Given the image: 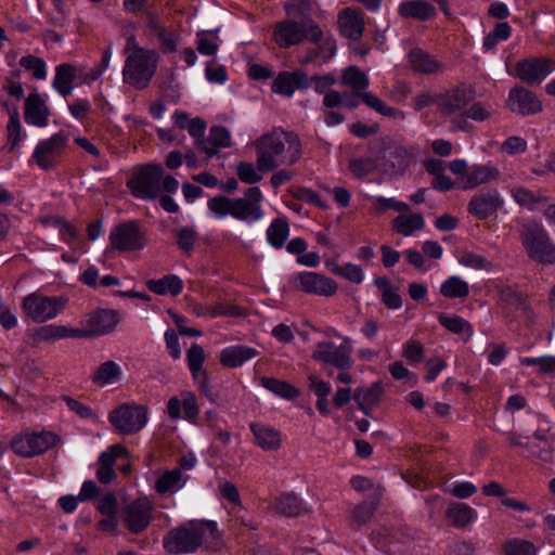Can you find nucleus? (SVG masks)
I'll list each match as a JSON object with an SVG mask.
<instances>
[{
	"mask_svg": "<svg viewBox=\"0 0 555 555\" xmlns=\"http://www.w3.org/2000/svg\"><path fill=\"white\" fill-rule=\"evenodd\" d=\"M253 145L257 156L258 169L272 171L282 166L295 165L302 155L299 137L293 131L274 128L257 138Z\"/></svg>",
	"mask_w": 555,
	"mask_h": 555,
	"instance_id": "1",
	"label": "nucleus"
},
{
	"mask_svg": "<svg viewBox=\"0 0 555 555\" xmlns=\"http://www.w3.org/2000/svg\"><path fill=\"white\" fill-rule=\"evenodd\" d=\"M262 199L261 190L251 186L246 190L244 197L215 196L208 201L207 206L218 219L231 216L236 220L254 223L263 217Z\"/></svg>",
	"mask_w": 555,
	"mask_h": 555,
	"instance_id": "2",
	"label": "nucleus"
},
{
	"mask_svg": "<svg viewBox=\"0 0 555 555\" xmlns=\"http://www.w3.org/2000/svg\"><path fill=\"white\" fill-rule=\"evenodd\" d=\"M125 50L128 55L122 68L124 82L135 89L146 88L156 73L158 53L139 46L134 36L128 39Z\"/></svg>",
	"mask_w": 555,
	"mask_h": 555,
	"instance_id": "3",
	"label": "nucleus"
},
{
	"mask_svg": "<svg viewBox=\"0 0 555 555\" xmlns=\"http://www.w3.org/2000/svg\"><path fill=\"white\" fill-rule=\"evenodd\" d=\"M217 533L215 521L191 520L171 529L164 538V548L170 554L194 553L203 543L206 533Z\"/></svg>",
	"mask_w": 555,
	"mask_h": 555,
	"instance_id": "4",
	"label": "nucleus"
},
{
	"mask_svg": "<svg viewBox=\"0 0 555 555\" xmlns=\"http://www.w3.org/2000/svg\"><path fill=\"white\" fill-rule=\"evenodd\" d=\"M322 35V29L312 18H285L275 24L272 36L279 48L288 49L305 41L318 43Z\"/></svg>",
	"mask_w": 555,
	"mask_h": 555,
	"instance_id": "5",
	"label": "nucleus"
},
{
	"mask_svg": "<svg viewBox=\"0 0 555 555\" xmlns=\"http://www.w3.org/2000/svg\"><path fill=\"white\" fill-rule=\"evenodd\" d=\"M67 304L66 297L34 292L23 298L21 308L27 319L35 323H46L62 314Z\"/></svg>",
	"mask_w": 555,
	"mask_h": 555,
	"instance_id": "6",
	"label": "nucleus"
},
{
	"mask_svg": "<svg viewBox=\"0 0 555 555\" xmlns=\"http://www.w3.org/2000/svg\"><path fill=\"white\" fill-rule=\"evenodd\" d=\"M335 336L343 341L339 345L331 340L318 341L311 353V358L323 364L335 367L336 370H350L354 363L352 353L353 346L349 337L343 336L335 332Z\"/></svg>",
	"mask_w": 555,
	"mask_h": 555,
	"instance_id": "7",
	"label": "nucleus"
},
{
	"mask_svg": "<svg viewBox=\"0 0 555 555\" xmlns=\"http://www.w3.org/2000/svg\"><path fill=\"white\" fill-rule=\"evenodd\" d=\"M69 135L63 130L40 140L31 154V160L42 170H53L67 154Z\"/></svg>",
	"mask_w": 555,
	"mask_h": 555,
	"instance_id": "8",
	"label": "nucleus"
},
{
	"mask_svg": "<svg viewBox=\"0 0 555 555\" xmlns=\"http://www.w3.org/2000/svg\"><path fill=\"white\" fill-rule=\"evenodd\" d=\"M164 168L159 164L140 166L128 180L131 194L140 199H156L162 194L160 182Z\"/></svg>",
	"mask_w": 555,
	"mask_h": 555,
	"instance_id": "9",
	"label": "nucleus"
},
{
	"mask_svg": "<svg viewBox=\"0 0 555 555\" xmlns=\"http://www.w3.org/2000/svg\"><path fill=\"white\" fill-rule=\"evenodd\" d=\"M120 322L119 312L112 309H95L89 312L80 322V327H74L75 339L92 338L107 335L115 331Z\"/></svg>",
	"mask_w": 555,
	"mask_h": 555,
	"instance_id": "10",
	"label": "nucleus"
},
{
	"mask_svg": "<svg viewBox=\"0 0 555 555\" xmlns=\"http://www.w3.org/2000/svg\"><path fill=\"white\" fill-rule=\"evenodd\" d=\"M56 442L57 437L51 431L25 430L11 440L10 447L16 455L29 459L43 454Z\"/></svg>",
	"mask_w": 555,
	"mask_h": 555,
	"instance_id": "11",
	"label": "nucleus"
},
{
	"mask_svg": "<svg viewBox=\"0 0 555 555\" xmlns=\"http://www.w3.org/2000/svg\"><path fill=\"white\" fill-rule=\"evenodd\" d=\"M147 408L137 403H124L108 414L112 426L122 435L139 433L147 423Z\"/></svg>",
	"mask_w": 555,
	"mask_h": 555,
	"instance_id": "12",
	"label": "nucleus"
},
{
	"mask_svg": "<svg viewBox=\"0 0 555 555\" xmlns=\"http://www.w3.org/2000/svg\"><path fill=\"white\" fill-rule=\"evenodd\" d=\"M109 246L119 253L138 251L146 246V234L137 220L115 225L109 232Z\"/></svg>",
	"mask_w": 555,
	"mask_h": 555,
	"instance_id": "13",
	"label": "nucleus"
},
{
	"mask_svg": "<svg viewBox=\"0 0 555 555\" xmlns=\"http://www.w3.org/2000/svg\"><path fill=\"white\" fill-rule=\"evenodd\" d=\"M288 285L294 291L322 297H331L338 289V285L333 279L314 271H301L292 274L288 279Z\"/></svg>",
	"mask_w": 555,
	"mask_h": 555,
	"instance_id": "14",
	"label": "nucleus"
},
{
	"mask_svg": "<svg viewBox=\"0 0 555 555\" xmlns=\"http://www.w3.org/2000/svg\"><path fill=\"white\" fill-rule=\"evenodd\" d=\"M154 511V503L147 496L139 498L122 507L121 521L129 532L139 534L153 521Z\"/></svg>",
	"mask_w": 555,
	"mask_h": 555,
	"instance_id": "15",
	"label": "nucleus"
},
{
	"mask_svg": "<svg viewBox=\"0 0 555 555\" xmlns=\"http://www.w3.org/2000/svg\"><path fill=\"white\" fill-rule=\"evenodd\" d=\"M522 245L533 260L545 264L555 263V246L543 228L528 227L522 234Z\"/></svg>",
	"mask_w": 555,
	"mask_h": 555,
	"instance_id": "16",
	"label": "nucleus"
},
{
	"mask_svg": "<svg viewBox=\"0 0 555 555\" xmlns=\"http://www.w3.org/2000/svg\"><path fill=\"white\" fill-rule=\"evenodd\" d=\"M474 96L472 88L455 86L438 93L436 107L443 117L462 116L463 111L474 100Z\"/></svg>",
	"mask_w": 555,
	"mask_h": 555,
	"instance_id": "17",
	"label": "nucleus"
},
{
	"mask_svg": "<svg viewBox=\"0 0 555 555\" xmlns=\"http://www.w3.org/2000/svg\"><path fill=\"white\" fill-rule=\"evenodd\" d=\"M504 206V199L496 189L482 190L475 194L467 205V211L477 220H486Z\"/></svg>",
	"mask_w": 555,
	"mask_h": 555,
	"instance_id": "18",
	"label": "nucleus"
},
{
	"mask_svg": "<svg viewBox=\"0 0 555 555\" xmlns=\"http://www.w3.org/2000/svg\"><path fill=\"white\" fill-rule=\"evenodd\" d=\"M553 70H555V59L552 57L521 60L515 67L516 76L530 85L540 83Z\"/></svg>",
	"mask_w": 555,
	"mask_h": 555,
	"instance_id": "19",
	"label": "nucleus"
},
{
	"mask_svg": "<svg viewBox=\"0 0 555 555\" xmlns=\"http://www.w3.org/2000/svg\"><path fill=\"white\" fill-rule=\"evenodd\" d=\"M205 351L198 344H192L186 351V362L190 370L192 379L197 386L198 390L206 396L210 401H215L212 398L211 387L207 372L203 369L205 362Z\"/></svg>",
	"mask_w": 555,
	"mask_h": 555,
	"instance_id": "20",
	"label": "nucleus"
},
{
	"mask_svg": "<svg viewBox=\"0 0 555 555\" xmlns=\"http://www.w3.org/2000/svg\"><path fill=\"white\" fill-rule=\"evenodd\" d=\"M506 105L511 112L521 116L535 115L543 108L538 95L524 87L509 90Z\"/></svg>",
	"mask_w": 555,
	"mask_h": 555,
	"instance_id": "21",
	"label": "nucleus"
},
{
	"mask_svg": "<svg viewBox=\"0 0 555 555\" xmlns=\"http://www.w3.org/2000/svg\"><path fill=\"white\" fill-rule=\"evenodd\" d=\"M167 414L172 421L183 417L195 423L199 415L196 396L192 391H182L179 396L171 397L167 402Z\"/></svg>",
	"mask_w": 555,
	"mask_h": 555,
	"instance_id": "22",
	"label": "nucleus"
},
{
	"mask_svg": "<svg viewBox=\"0 0 555 555\" xmlns=\"http://www.w3.org/2000/svg\"><path fill=\"white\" fill-rule=\"evenodd\" d=\"M310 88L308 74L302 69L293 72H281L273 79L271 90L273 93L292 96L296 90H307Z\"/></svg>",
	"mask_w": 555,
	"mask_h": 555,
	"instance_id": "23",
	"label": "nucleus"
},
{
	"mask_svg": "<svg viewBox=\"0 0 555 555\" xmlns=\"http://www.w3.org/2000/svg\"><path fill=\"white\" fill-rule=\"evenodd\" d=\"M50 108L37 92L27 95L24 103V120L27 125L44 128L49 124Z\"/></svg>",
	"mask_w": 555,
	"mask_h": 555,
	"instance_id": "24",
	"label": "nucleus"
},
{
	"mask_svg": "<svg viewBox=\"0 0 555 555\" xmlns=\"http://www.w3.org/2000/svg\"><path fill=\"white\" fill-rule=\"evenodd\" d=\"M27 338L31 345L37 346L41 343H55L67 338L75 339V334L74 327L51 323L28 331Z\"/></svg>",
	"mask_w": 555,
	"mask_h": 555,
	"instance_id": "25",
	"label": "nucleus"
},
{
	"mask_svg": "<svg viewBox=\"0 0 555 555\" xmlns=\"http://www.w3.org/2000/svg\"><path fill=\"white\" fill-rule=\"evenodd\" d=\"M231 146V133L223 126H212L208 137L197 143V150L206 154V160L216 156L220 149Z\"/></svg>",
	"mask_w": 555,
	"mask_h": 555,
	"instance_id": "26",
	"label": "nucleus"
},
{
	"mask_svg": "<svg viewBox=\"0 0 555 555\" xmlns=\"http://www.w3.org/2000/svg\"><path fill=\"white\" fill-rule=\"evenodd\" d=\"M408 62L413 72L423 75H438L444 70L441 61L420 48L410 51Z\"/></svg>",
	"mask_w": 555,
	"mask_h": 555,
	"instance_id": "27",
	"label": "nucleus"
},
{
	"mask_svg": "<svg viewBox=\"0 0 555 555\" xmlns=\"http://www.w3.org/2000/svg\"><path fill=\"white\" fill-rule=\"evenodd\" d=\"M340 33L349 40L358 41L364 31V16L359 10L347 8L338 15Z\"/></svg>",
	"mask_w": 555,
	"mask_h": 555,
	"instance_id": "28",
	"label": "nucleus"
},
{
	"mask_svg": "<svg viewBox=\"0 0 555 555\" xmlns=\"http://www.w3.org/2000/svg\"><path fill=\"white\" fill-rule=\"evenodd\" d=\"M188 479L181 468L166 469L158 474L154 489L159 495L173 494L185 486Z\"/></svg>",
	"mask_w": 555,
	"mask_h": 555,
	"instance_id": "29",
	"label": "nucleus"
},
{
	"mask_svg": "<svg viewBox=\"0 0 555 555\" xmlns=\"http://www.w3.org/2000/svg\"><path fill=\"white\" fill-rule=\"evenodd\" d=\"M250 431L254 435V442L264 451H276L282 444L280 430L262 423H250Z\"/></svg>",
	"mask_w": 555,
	"mask_h": 555,
	"instance_id": "30",
	"label": "nucleus"
},
{
	"mask_svg": "<svg viewBox=\"0 0 555 555\" xmlns=\"http://www.w3.org/2000/svg\"><path fill=\"white\" fill-rule=\"evenodd\" d=\"M426 225L424 216L421 212H413L409 207V212H399L391 221L392 230L404 236H413L416 232L423 231Z\"/></svg>",
	"mask_w": 555,
	"mask_h": 555,
	"instance_id": "31",
	"label": "nucleus"
},
{
	"mask_svg": "<svg viewBox=\"0 0 555 555\" xmlns=\"http://www.w3.org/2000/svg\"><path fill=\"white\" fill-rule=\"evenodd\" d=\"M259 354L258 350L246 345L229 346L220 351V363L225 367L235 369Z\"/></svg>",
	"mask_w": 555,
	"mask_h": 555,
	"instance_id": "32",
	"label": "nucleus"
},
{
	"mask_svg": "<svg viewBox=\"0 0 555 555\" xmlns=\"http://www.w3.org/2000/svg\"><path fill=\"white\" fill-rule=\"evenodd\" d=\"M499 177V169L490 164L474 165L469 168L463 178V189H475L481 184L494 181Z\"/></svg>",
	"mask_w": 555,
	"mask_h": 555,
	"instance_id": "33",
	"label": "nucleus"
},
{
	"mask_svg": "<svg viewBox=\"0 0 555 555\" xmlns=\"http://www.w3.org/2000/svg\"><path fill=\"white\" fill-rule=\"evenodd\" d=\"M77 73L78 69L73 64H59L55 67V75L52 81V87L60 95L67 98L74 90L73 83L77 77Z\"/></svg>",
	"mask_w": 555,
	"mask_h": 555,
	"instance_id": "34",
	"label": "nucleus"
},
{
	"mask_svg": "<svg viewBox=\"0 0 555 555\" xmlns=\"http://www.w3.org/2000/svg\"><path fill=\"white\" fill-rule=\"evenodd\" d=\"M398 13L403 18L427 21L435 16L436 9L424 0L403 1L398 7Z\"/></svg>",
	"mask_w": 555,
	"mask_h": 555,
	"instance_id": "35",
	"label": "nucleus"
},
{
	"mask_svg": "<svg viewBox=\"0 0 555 555\" xmlns=\"http://www.w3.org/2000/svg\"><path fill=\"white\" fill-rule=\"evenodd\" d=\"M121 377V366L117 362L108 360L96 367L91 375V382L98 387H106L119 383Z\"/></svg>",
	"mask_w": 555,
	"mask_h": 555,
	"instance_id": "36",
	"label": "nucleus"
},
{
	"mask_svg": "<svg viewBox=\"0 0 555 555\" xmlns=\"http://www.w3.org/2000/svg\"><path fill=\"white\" fill-rule=\"evenodd\" d=\"M446 516L454 527L464 528L476 520L477 512L465 503L453 502L449 504Z\"/></svg>",
	"mask_w": 555,
	"mask_h": 555,
	"instance_id": "37",
	"label": "nucleus"
},
{
	"mask_svg": "<svg viewBox=\"0 0 555 555\" xmlns=\"http://www.w3.org/2000/svg\"><path fill=\"white\" fill-rule=\"evenodd\" d=\"M379 504V495H374L356 505L350 515L351 526L357 529L366 525L373 518L375 511Z\"/></svg>",
	"mask_w": 555,
	"mask_h": 555,
	"instance_id": "38",
	"label": "nucleus"
},
{
	"mask_svg": "<svg viewBox=\"0 0 555 555\" xmlns=\"http://www.w3.org/2000/svg\"><path fill=\"white\" fill-rule=\"evenodd\" d=\"M146 287L156 295L178 296L183 289V282L178 275L168 274L158 280H149Z\"/></svg>",
	"mask_w": 555,
	"mask_h": 555,
	"instance_id": "39",
	"label": "nucleus"
},
{
	"mask_svg": "<svg viewBox=\"0 0 555 555\" xmlns=\"http://www.w3.org/2000/svg\"><path fill=\"white\" fill-rule=\"evenodd\" d=\"M462 116L464 118L452 119V124H454L457 129L465 130L467 125L466 119H472L479 122L485 121L492 116V108L489 104L482 102H474L470 106H466Z\"/></svg>",
	"mask_w": 555,
	"mask_h": 555,
	"instance_id": "40",
	"label": "nucleus"
},
{
	"mask_svg": "<svg viewBox=\"0 0 555 555\" xmlns=\"http://www.w3.org/2000/svg\"><path fill=\"white\" fill-rule=\"evenodd\" d=\"M289 236V224L285 217H278L271 221L267 231V242L275 249H281Z\"/></svg>",
	"mask_w": 555,
	"mask_h": 555,
	"instance_id": "41",
	"label": "nucleus"
},
{
	"mask_svg": "<svg viewBox=\"0 0 555 555\" xmlns=\"http://www.w3.org/2000/svg\"><path fill=\"white\" fill-rule=\"evenodd\" d=\"M341 82L352 90L354 96L359 98L366 92L370 85L369 77L356 66L343 70Z\"/></svg>",
	"mask_w": 555,
	"mask_h": 555,
	"instance_id": "42",
	"label": "nucleus"
},
{
	"mask_svg": "<svg viewBox=\"0 0 555 555\" xmlns=\"http://www.w3.org/2000/svg\"><path fill=\"white\" fill-rule=\"evenodd\" d=\"M438 321L443 327L453 334L460 335L465 341L469 340L473 336L472 324L462 317L440 314Z\"/></svg>",
	"mask_w": 555,
	"mask_h": 555,
	"instance_id": "43",
	"label": "nucleus"
},
{
	"mask_svg": "<svg viewBox=\"0 0 555 555\" xmlns=\"http://www.w3.org/2000/svg\"><path fill=\"white\" fill-rule=\"evenodd\" d=\"M275 509L287 517H296L308 512L302 501L293 492L281 494L276 500Z\"/></svg>",
	"mask_w": 555,
	"mask_h": 555,
	"instance_id": "44",
	"label": "nucleus"
},
{
	"mask_svg": "<svg viewBox=\"0 0 555 555\" xmlns=\"http://www.w3.org/2000/svg\"><path fill=\"white\" fill-rule=\"evenodd\" d=\"M374 284L382 293V302L388 308L392 310L400 309L402 307V299L398 293V289L395 288L386 276L376 278L374 280Z\"/></svg>",
	"mask_w": 555,
	"mask_h": 555,
	"instance_id": "45",
	"label": "nucleus"
},
{
	"mask_svg": "<svg viewBox=\"0 0 555 555\" xmlns=\"http://www.w3.org/2000/svg\"><path fill=\"white\" fill-rule=\"evenodd\" d=\"M440 294L450 299H465L469 295V285L457 275H451L440 285Z\"/></svg>",
	"mask_w": 555,
	"mask_h": 555,
	"instance_id": "46",
	"label": "nucleus"
},
{
	"mask_svg": "<svg viewBox=\"0 0 555 555\" xmlns=\"http://www.w3.org/2000/svg\"><path fill=\"white\" fill-rule=\"evenodd\" d=\"M412 154L402 146L390 150L387 157V167L395 175H402L412 163Z\"/></svg>",
	"mask_w": 555,
	"mask_h": 555,
	"instance_id": "47",
	"label": "nucleus"
},
{
	"mask_svg": "<svg viewBox=\"0 0 555 555\" xmlns=\"http://www.w3.org/2000/svg\"><path fill=\"white\" fill-rule=\"evenodd\" d=\"M260 384L267 390L286 400H293L299 396V390L295 386L282 379L262 377Z\"/></svg>",
	"mask_w": 555,
	"mask_h": 555,
	"instance_id": "48",
	"label": "nucleus"
},
{
	"mask_svg": "<svg viewBox=\"0 0 555 555\" xmlns=\"http://www.w3.org/2000/svg\"><path fill=\"white\" fill-rule=\"evenodd\" d=\"M379 395L380 387L374 384L370 387L358 388L353 393V400L358 403L359 409L367 415L369 410L378 402Z\"/></svg>",
	"mask_w": 555,
	"mask_h": 555,
	"instance_id": "49",
	"label": "nucleus"
},
{
	"mask_svg": "<svg viewBox=\"0 0 555 555\" xmlns=\"http://www.w3.org/2000/svg\"><path fill=\"white\" fill-rule=\"evenodd\" d=\"M331 272L357 285L361 284L365 278L362 267L352 262H347L343 266L334 264L331 268Z\"/></svg>",
	"mask_w": 555,
	"mask_h": 555,
	"instance_id": "50",
	"label": "nucleus"
},
{
	"mask_svg": "<svg viewBox=\"0 0 555 555\" xmlns=\"http://www.w3.org/2000/svg\"><path fill=\"white\" fill-rule=\"evenodd\" d=\"M5 135H7V147L9 152H14L21 143L26 139L27 134L23 130L22 124L20 119H16L13 116L12 120H8L5 127Z\"/></svg>",
	"mask_w": 555,
	"mask_h": 555,
	"instance_id": "51",
	"label": "nucleus"
},
{
	"mask_svg": "<svg viewBox=\"0 0 555 555\" xmlns=\"http://www.w3.org/2000/svg\"><path fill=\"white\" fill-rule=\"evenodd\" d=\"M177 245L184 254L190 255L198 241V233L193 227H182L173 232Z\"/></svg>",
	"mask_w": 555,
	"mask_h": 555,
	"instance_id": "52",
	"label": "nucleus"
},
{
	"mask_svg": "<svg viewBox=\"0 0 555 555\" xmlns=\"http://www.w3.org/2000/svg\"><path fill=\"white\" fill-rule=\"evenodd\" d=\"M369 201L374 205L378 214H383L389 209L398 212H409V205L396 197L369 196Z\"/></svg>",
	"mask_w": 555,
	"mask_h": 555,
	"instance_id": "53",
	"label": "nucleus"
},
{
	"mask_svg": "<svg viewBox=\"0 0 555 555\" xmlns=\"http://www.w3.org/2000/svg\"><path fill=\"white\" fill-rule=\"evenodd\" d=\"M360 98L365 105L383 116L396 118L398 115H402L400 111L388 106L382 99L371 92L366 91Z\"/></svg>",
	"mask_w": 555,
	"mask_h": 555,
	"instance_id": "54",
	"label": "nucleus"
},
{
	"mask_svg": "<svg viewBox=\"0 0 555 555\" xmlns=\"http://www.w3.org/2000/svg\"><path fill=\"white\" fill-rule=\"evenodd\" d=\"M377 168V162L373 157L352 158L348 163V169L356 178H364Z\"/></svg>",
	"mask_w": 555,
	"mask_h": 555,
	"instance_id": "55",
	"label": "nucleus"
},
{
	"mask_svg": "<svg viewBox=\"0 0 555 555\" xmlns=\"http://www.w3.org/2000/svg\"><path fill=\"white\" fill-rule=\"evenodd\" d=\"M20 65L24 69L31 72L33 77L37 80H44L47 78V64L41 57L30 54L22 56Z\"/></svg>",
	"mask_w": 555,
	"mask_h": 555,
	"instance_id": "56",
	"label": "nucleus"
},
{
	"mask_svg": "<svg viewBox=\"0 0 555 555\" xmlns=\"http://www.w3.org/2000/svg\"><path fill=\"white\" fill-rule=\"evenodd\" d=\"M457 261L464 266L475 270H490L492 263L487 260L483 256L475 254L473 251L463 250L457 256Z\"/></svg>",
	"mask_w": 555,
	"mask_h": 555,
	"instance_id": "57",
	"label": "nucleus"
},
{
	"mask_svg": "<svg viewBox=\"0 0 555 555\" xmlns=\"http://www.w3.org/2000/svg\"><path fill=\"white\" fill-rule=\"evenodd\" d=\"M505 555H537L535 545L527 540L513 539L503 546Z\"/></svg>",
	"mask_w": 555,
	"mask_h": 555,
	"instance_id": "58",
	"label": "nucleus"
},
{
	"mask_svg": "<svg viewBox=\"0 0 555 555\" xmlns=\"http://www.w3.org/2000/svg\"><path fill=\"white\" fill-rule=\"evenodd\" d=\"M261 170L258 169V165H254L247 162H241L236 168V175L238 179L247 184H254L262 180Z\"/></svg>",
	"mask_w": 555,
	"mask_h": 555,
	"instance_id": "59",
	"label": "nucleus"
},
{
	"mask_svg": "<svg viewBox=\"0 0 555 555\" xmlns=\"http://www.w3.org/2000/svg\"><path fill=\"white\" fill-rule=\"evenodd\" d=\"M127 449L122 444L116 443L111 446L107 450L103 451L100 454L98 459V464L114 469L117 459L127 456Z\"/></svg>",
	"mask_w": 555,
	"mask_h": 555,
	"instance_id": "60",
	"label": "nucleus"
},
{
	"mask_svg": "<svg viewBox=\"0 0 555 555\" xmlns=\"http://www.w3.org/2000/svg\"><path fill=\"white\" fill-rule=\"evenodd\" d=\"M218 37L210 31L197 34V51L207 56L216 54L218 51Z\"/></svg>",
	"mask_w": 555,
	"mask_h": 555,
	"instance_id": "61",
	"label": "nucleus"
},
{
	"mask_svg": "<svg viewBox=\"0 0 555 555\" xmlns=\"http://www.w3.org/2000/svg\"><path fill=\"white\" fill-rule=\"evenodd\" d=\"M402 357L410 364H418L424 359V348L420 341L410 339L402 346Z\"/></svg>",
	"mask_w": 555,
	"mask_h": 555,
	"instance_id": "62",
	"label": "nucleus"
},
{
	"mask_svg": "<svg viewBox=\"0 0 555 555\" xmlns=\"http://www.w3.org/2000/svg\"><path fill=\"white\" fill-rule=\"evenodd\" d=\"M20 78V72H13L10 77H5L2 90L11 98L16 101H20L24 98V88L23 85L17 80Z\"/></svg>",
	"mask_w": 555,
	"mask_h": 555,
	"instance_id": "63",
	"label": "nucleus"
},
{
	"mask_svg": "<svg viewBox=\"0 0 555 555\" xmlns=\"http://www.w3.org/2000/svg\"><path fill=\"white\" fill-rule=\"evenodd\" d=\"M512 196L520 205L529 209H534L540 203V198L531 191L525 188H514Z\"/></svg>",
	"mask_w": 555,
	"mask_h": 555,
	"instance_id": "64",
	"label": "nucleus"
}]
</instances>
